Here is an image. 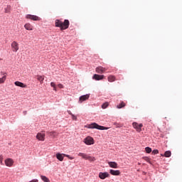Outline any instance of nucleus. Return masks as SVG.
<instances>
[{"mask_svg": "<svg viewBox=\"0 0 182 182\" xmlns=\"http://www.w3.org/2000/svg\"><path fill=\"white\" fill-rule=\"evenodd\" d=\"M105 77V75H100L97 74H95L92 77V79L95 80H102V79Z\"/></svg>", "mask_w": 182, "mask_h": 182, "instance_id": "obj_14", "label": "nucleus"}, {"mask_svg": "<svg viewBox=\"0 0 182 182\" xmlns=\"http://www.w3.org/2000/svg\"><path fill=\"white\" fill-rule=\"evenodd\" d=\"M107 79H108V82H112L116 80V77L114 75H109L108 76Z\"/></svg>", "mask_w": 182, "mask_h": 182, "instance_id": "obj_20", "label": "nucleus"}, {"mask_svg": "<svg viewBox=\"0 0 182 182\" xmlns=\"http://www.w3.org/2000/svg\"><path fill=\"white\" fill-rule=\"evenodd\" d=\"M145 151L146 152V153H150L151 151V148H150V147H146L145 148Z\"/></svg>", "mask_w": 182, "mask_h": 182, "instance_id": "obj_31", "label": "nucleus"}, {"mask_svg": "<svg viewBox=\"0 0 182 182\" xmlns=\"http://www.w3.org/2000/svg\"><path fill=\"white\" fill-rule=\"evenodd\" d=\"M46 136L45 132H38L36 137L39 141H45Z\"/></svg>", "mask_w": 182, "mask_h": 182, "instance_id": "obj_6", "label": "nucleus"}, {"mask_svg": "<svg viewBox=\"0 0 182 182\" xmlns=\"http://www.w3.org/2000/svg\"><path fill=\"white\" fill-rule=\"evenodd\" d=\"M24 28L26 29V31H33V26H32V24L30 23H26L24 25Z\"/></svg>", "mask_w": 182, "mask_h": 182, "instance_id": "obj_13", "label": "nucleus"}, {"mask_svg": "<svg viewBox=\"0 0 182 182\" xmlns=\"http://www.w3.org/2000/svg\"><path fill=\"white\" fill-rule=\"evenodd\" d=\"M108 106H109V102H105V103L102 104V108L107 109L108 107Z\"/></svg>", "mask_w": 182, "mask_h": 182, "instance_id": "obj_29", "label": "nucleus"}, {"mask_svg": "<svg viewBox=\"0 0 182 182\" xmlns=\"http://www.w3.org/2000/svg\"><path fill=\"white\" fill-rule=\"evenodd\" d=\"M89 97H90V95H82L81 97H80V103H82V102H85V100H87L89 99Z\"/></svg>", "mask_w": 182, "mask_h": 182, "instance_id": "obj_12", "label": "nucleus"}, {"mask_svg": "<svg viewBox=\"0 0 182 182\" xmlns=\"http://www.w3.org/2000/svg\"><path fill=\"white\" fill-rule=\"evenodd\" d=\"M126 106V103L124 102H122L119 105L117 106V109H122V107H124Z\"/></svg>", "mask_w": 182, "mask_h": 182, "instance_id": "obj_24", "label": "nucleus"}, {"mask_svg": "<svg viewBox=\"0 0 182 182\" xmlns=\"http://www.w3.org/2000/svg\"><path fill=\"white\" fill-rule=\"evenodd\" d=\"M69 25H70V23L68 19L64 20V22L59 19L55 20V27L60 28V31L68 29V28H69Z\"/></svg>", "mask_w": 182, "mask_h": 182, "instance_id": "obj_1", "label": "nucleus"}, {"mask_svg": "<svg viewBox=\"0 0 182 182\" xmlns=\"http://www.w3.org/2000/svg\"><path fill=\"white\" fill-rule=\"evenodd\" d=\"M56 159L59 160V161H63V154H56Z\"/></svg>", "mask_w": 182, "mask_h": 182, "instance_id": "obj_18", "label": "nucleus"}, {"mask_svg": "<svg viewBox=\"0 0 182 182\" xmlns=\"http://www.w3.org/2000/svg\"><path fill=\"white\" fill-rule=\"evenodd\" d=\"M164 156L166 157H171V151H166L165 153H164Z\"/></svg>", "mask_w": 182, "mask_h": 182, "instance_id": "obj_27", "label": "nucleus"}, {"mask_svg": "<svg viewBox=\"0 0 182 182\" xmlns=\"http://www.w3.org/2000/svg\"><path fill=\"white\" fill-rule=\"evenodd\" d=\"M50 86H51V87H53V90H55V92H56L58 90L56 89V84H55V82H50Z\"/></svg>", "mask_w": 182, "mask_h": 182, "instance_id": "obj_28", "label": "nucleus"}, {"mask_svg": "<svg viewBox=\"0 0 182 182\" xmlns=\"http://www.w3.org/2000/svg\"><path fill=\"white\" fill-rule=\"evenodd\" d=\"M88 129H97V130H109V127L100 126L96 122H93L88 125Z\"/></svg>", "mask_w": 182, "mask_h": 182, "instance_id": "obj_2", "label": "nucleus"}, {"mask_svg": "<svg viewBox=\"0 0 182 182\" xmlns=\"http://www.w3.org/2000/svg\"><path fill=\"white\" fill-rule=\"evenodd\" d=\"M132 126H133L134 129H135L136 130V132L140 133V132H141V127H143V124H139L137 122H134V123H132Z\"/></svg>", "mask_w": 182, "mask_h": 182, "instance_id": "obj_5", "label": "nucleus"}, {"mask_svg": "<svg viewBox=\"0 0 182 182\" xmlns=\"http://www.w3.org/2000/svg\"><path fill=\"white\" fill-rule=\"evenodd\" d=\"M109 173L112 176H120V171L119 170L114 171L113 169H110Z\"/></svg>", "mask_w": 182, "mask_h": 182, "instance_id": "obj_16", "label": "nucleus"}, {"mask_svg": "<svg viewBox=\"0 0 182 182\" xmlns=\"http://www.w3.org/2000/svg\"><path fill=\"white\" fill-rule=\"evenodd\" d=\"M49 135L51 136V137H56V136H58V133L55 131H52V132H48Z\"/></svg>", "mask_w": 182, "mask_h": 182, "instance_id": "obj_22", "label": "nucleus"}, {"mask_svg": "<svg viewBox=\"0 0 182 182\" xmlns=\"http://www.w3.org/2000/svg\"><path fill=\"white\" fill-rule=\"evenodd\" d=\"M71 117H72L73 120H77V117L73 114L71 115Z\"/></svg>", "mask_w": 182, "mask_h": 182, "instance_id": "obj_33", "label": "nucleus"}, {"mask_svg": "<svg viewBox=\"0 0 182 182\" xmlns=\"http://www.w3.org/2000/svg\"><path fill=\"white\" fill-rule=\"evenodd\" d=\"M108 164L109 166V167H111L112 168H117V163L114 162V161H109L108 162Z\"/></svg>", "mask_w": 182, "mask_h": 182, "instance_id": "obj_17", "label": "nucleus"}, {"mask_svg": "<svg viewBox=\"0 0 182 182\" xmlns=\"http://www.w3.org/2000/svg\"><path fill=\"white\" fill-rule=\"evenodd\" d=\"M68 159H69V160H73V157H72V156H70Z\"/></svg>", "mask_w": 182, "mask_h": 182, "instance_id": "obj_39", "label": "nucleus"}, {"mask_svg": "<svg viewBox=\"0 0 182 182\" xmlns=\"http://www.w3.org/2000/svg\"><path fill=\"white\" fill-rule=\"evenodd\" d=\"M63 156H64L65 157H68V159H69V158L70 157L69 155L65 154H63Z\"/></svg>", "mask_w": 182, "mask_h": 182, "instance_id": "obj_36", "label": "nucleus"}, {"mask_svg": "<svg viewBox=\"0 0 182 182\" xmlns=\"http://www.w3.org/2000/svg\"><path fill=\"white\" fill-rule=\"evenodd\" d=\"M4 156H2V155H0V164L1 165V166H4Z\"/></svg>", "mask_w": 182, "mask_h": 182, "instance_id": "obj_30", "label": "nucleus"}, {"mask_svg": "<svg viewBox=\"0 0 182 182\" xmlns=\"http://www.w3.org/2000/svg\"><path fill=\"white\" fill-rule=\"evenodd\" d=\"M84 143H85L87 146H90L92 144H95V139L92 136H87L85 139Z\"/></svg>", "mask_w": 182, "mask_h": 182, "instance_id": "obj_4", "label": "nucleus"}, {"mask_svg": "<svg viewBox=\"0 0 182 182\" xmlns=\"http://www.w3.org/2000/svg\"><path fill=\"white\" fill-rule=\"evenodd\" d=\"M63 156H64L65 157H68V159H69V158L70 157L69 155L65 154H63Z\"/></svg>", "mask_w": 182, "mask_h": 182, "instance_id": "obj_35", "label": "nucleus"}, {"mask_svg": "<svg viewBox=\"0 0 182 182\" xmlns=\"http://www.w3.org/2000/svg\"><path fill=\"white\" fill-rule=\"evenodd\" d=\"M144 160H145V161H146L147 163H149V164H151V159L147 156H144Z\"/></svg>", "mask_w": 182, "mask_h": 182, "instance_id": "obj_26", "label": "nucleus"}, {"mask_svg": "<svg viewBox=\"0 0 182 182\" xmlns=\"http://www.w3.org/2000/svg\"><path fill=\"white\" fill-rule=\"evenodd\" d=\"M14 85L16 86H18V87H27V85H25L24 83L21 82H19V81H16L14 82Z\"/></svg>", "mask_w": 182, "mask_h": 182, "instance_id": "obj_15", "label": "nucleus"}, {"mask_svg": "<svg viewBox=\"0 0 182 182\" xmlns=\"http://www.w3.org/2000/svg\"><path fill=\"white\" fill-rule=\"evenodd\" d=\"M5 14L11 13V6H7L6 8L4 9Z\"/></svg>", "mask_w": 182, "mask_h": 182, "instance_id": "obj_25", "label": "nucleus"}, {"mask_svg": "<svg viewBox=\"0 0 182 182\" xmlns=\"http://www.w3.org/2000/svg\"><path fill=\"white\" fill-rule=\"evenodd\" d=\"M58 87H59V89H63L64 86L62 84H58Z\"/></svg>", "mask_w": 182, "mask_h": 182, "instance_id": "obj_34", "label": "nucleus"}, {"mask_svg": "<svg viewBox=\"0 0 182 182\" xmlns=\"http://www.w3.org/2000/svg\"><path fill=\"white\" fill-rule=\"evenodd\" d=\"M68 114H70V116H72V114H73L72 113V112H70V111H68Z\"/></svg>", "mask_w": 182, "mask_h": 182, "instance_id": "obj_38", "label": "nucleus"}, {"mask_svg": "<svg viewBox=\"0 0 182 182\" xmlns=\"http://www.w3.org/2000/svg\"><path fill=\"white\" fill-rule=\"evenodd\" d=\"M37 80H38L42 84L43 83V80H45V77L42 75H38Z\"/></svg>", "mask_w": 182, "mask_h": 182, "instance_id": "obj_21", "label": "nucleus"}, {"mask_svg": "<svg viewBox=\"0 0 182 182\" xmlns=\"http://www.w3.org/2000/svg\"><path fill=\"white\" fill-rule=\"evenodd\" d=\"M106 70H107V68H103V67H102V66L97 67V68H96V69H95V72H96L97 73H100V74L105 73V72H106Z\"/></svg>", "mask_w": 182, "mask_h": 182, "instance_id": "obj_9", "label": "nucleus"}, {"mask_svg": "<svg viewBox=\"0 0 182 182\" xmlns=\"http://www.w3.org/2000/svg\"><path fill=\"white\" fill-rule=\"evenodd\" d=\"M152 154L154 155L159 154V150L154 149V151H152Z\"/></svg>", "mask_w": 182, "mask_h": 182, "instance_id": "obj_32", "label": "nucleus"}, {"mask_svg": "<svg viewBox=\"0 0 182 182\" xmlns=\"http://www.w3.org/2000/svg\"><path fill=\"white\" fill-rule=\"evenodd\" d=\"M41 180H43V181L44 182H50V180H49V178H48V177L45 176H41Z\"/></svg>", "mask_w": 182, "mask_h": 182, "instance_id": "obj_23", "label": "nucleus"}, {"mask_svg": "<svg viewBox=\"0 0 182 182\" xmlns=\"http://www.w3.org/2000/svg\"><path fill=\"white\" fill-rule=\"evenodd\" d=\"M78 156L85 160H89V161H96V158L90 156L87 154L80 152Z\"/></svg>", "mask_w": 182, "mask_h": 182, "instance_id": "obj_3", "label": "nucleus"}, {"mask_svg": "<svg viewBox=\"0 0 182 182\" xmlns=\"http://www.w3.org/2000/svg\"><path fill=\"white\" fill-rule=\"evenodd\" d=\"M11 48L13 52H18L19 50V44L16 41H13L11 43Z\"/></svg>", "mask_w": 182, "mask_h": 182, "instance_id": "obj_8", "label": "nucleus"}, {"mask_svg": "<svg viewBox=\"0 0 182 182\" xmlns=\"http://www.w3.org/2000/svg\"><path fill=\"white\" fill-rule=\"evenodd\" d=\"M5 80H6V73H4L2 77L0 78V85L5 83Z\"/></svg>", "mask_w": 182, "mask_h": 182, "instance_id": "obj_19", "label": "nucleus"}, {"mask_svg": "<svg viewBox=\"0 0 182 182\" xmlns=\"http://www.w3.org/2000/svg\"><path fill=\"white\" fill-rule=\"evenodd\" d=\"M99 177L100 178H101V180H105V178H107V177H109V173L107 172H100L99 173Z\"/></svg>", "mask_w": 182, "mask_h": 182, "instance_id": "obj_11", "label": "nucleus"}, {"mask_svg": "<svg viewBox=\"0 0 182 182\" xmlns=\"http://www.w3.org/2000/svg\"><path fill=\"white\" fill-rule=\"evenodd\" d=\"M4 162H5V165L7 167H12V166L14 165V160L11 158L6 159Z\"/></svg>", "mask_w": 182, "mask_h": 182, "instance_id": "obj_10", "label": "nucleus"}, {"mask_svg": "<svg viewBox=\"0 0 182 182\" xmlns=\"http://www.w3.org/2000/svg\"><path fill=\"white\" fill-rule=\"evenodd\" d=\"M27 113H28V112H27V111H23V114H24V116H25V115H26V114H27Z\"/></svg>", "mask_w": 182, "mask_h": 182, "instance_id": "obj_37", "label": "nucleus"}, {"mask_svg": "<svg viewBox=\"0 0 182 182\" xmlns=\"http://www.w3.org/2000/svg\"><path fill=\"white\" fill-rule=\"evenodd\" d=\"M26 19H31V21H41V18L38 16L27 14L26 16Z\"/></svg>", "mask_w": 182, "mask_h": 182, "instance_id": "obj_7", "label": "nucleus"}]
</instances>
